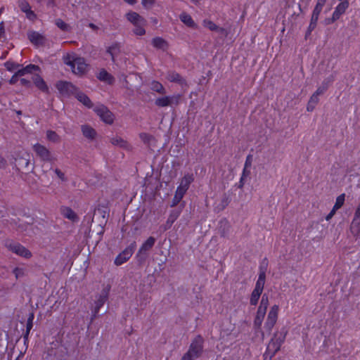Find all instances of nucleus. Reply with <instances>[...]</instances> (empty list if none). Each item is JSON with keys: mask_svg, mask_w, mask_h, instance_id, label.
I'll return each instance as SVG.
<instances>
[{"mask_svg": "<svg viewBox=\"0 0 360 360\" xmlns=\"http://www.w3.org/2000/svg\"><path fill=\"white\" fill-rule=\"evenodd\" d=\"M268 266V260L264 258L259 265V273L255 283V288L251 293L250 302L252 305H256L263 292L266 281V271Z\"/></svg>", "mask_w": 360, "mask_h": 360, "instance_id": "f257e3e1", "label": "nucleus"}, {"mask_svg": "<svg viewBox=\"0 0 360 360\" xmlns=\"http://www.w3.org/2000/svg\"><path fill=\"white\" fill-rule=\"evenodd\" d=\"M286 336V332L276 333L267 345L264 353L266 357L270 359L280 349L281 345L284 342Z\"/></svg>", "mask_w": 360, "mask_h": 360, "instance_id": "f03ea898", "label": "nucleus"}, {"mask_svg": "<svg viewBox=\"0 0 360 360\" xmlns=\"http://www.w3.org/2000/svg\"><path fill=\"white\" fill-rule=\"evenodd\" d=\"M65 63L71 68L73 73L76 75H83L88 70L89 65L86 63L84 58L76 57L72 60L66 58Z\"/></svg>", "mask_w": 360, "mask_h": 360, "instance_id": "7ed1b4c3", "label": "nucleus"}, {"mask_svg": "<svg viewBox=\"0 0 360 360\" xmlns=\"http://www.w3.org/2000/svg\"><path fill=\"white\" fill-rule=\"evenodd\" d=\"M56 87L58 89L59 94L66 98H69L72 96H75L78 89L76 86L70 82L67 81H58L56 84Z\"/></svg>", "mask_w": 360, "mask_h": 360, "instance_id": "20e7f679", "label": "nucleus"}, {"mask_svg": "<svg viewBox=\"0 0 360 360\" xmlns=\"http://www.w3.org/2000/svg\"><path fill=\"white\" fill-rule=\"evenodd\" d=\"M181 99V94H176L171 96L158 97L155 101V105L159 108H165L172 105H178Z\"/></svg>", "mask_w": 360, "mask_h": 360, "instance_id": "39448f33", "label": "nucleus"}, {"mask_svg": "<svg viewBox=\"0 0 360 360\" xmlns=\"http://www.w3.org/2000/svg\"><path fill=\"white\" fill-rule=\"evenodd\" d=\"M136 248V243L134 241L115 257L114 264L120 266L127 262L134 254Z\"/></svg>", "mask_w": 360, "mask_h": 360, "instance_id": "423d86ee", "label": "nucleus"}, {"mask_svg": "<svg viewBox=\"0 0 360 360\" xmlns=\"http://www.w3.org/2000/svg\"><path fill=\"white\" fill-rule=\"evenodd\" d=\"M268 305H269L268 295L266 294H264L262 296V300H261L259 306L257 311L256 317L255 319L254 323H255V326H257V327L261 326V325L263 322L264 316L266 314Z\"/></svg>", "mask_w": 360, "mask_h": 360, "instance_id": "0eeeda50", "label": "nucleus"}, {"mask_svg": "<svg viewBox=\"0 0 360 360\" xmlns=\"http://www.w3.org/2000/svg\"><path fill=\"white\" fill-rule=\"evenodd\" d=\"M204 340L201 335H197L192 341L188 350L196 359L202 353Z\"/></svg>", "mask_w": 360, "mask_h": 360, "instance_id": "6e6552de", "label": "nucleus"}, {"mask_svg": "<svg viewBox=\"0 0 360 360\" xmlns=\"http://www.w3.org/2000/svg\"><path fill=\"white\" fill-rule=\"evenodd\" d=\"M6 246L11 251L19 256L26 259L30 258L32 257L31 252L18 243L8 242L6 243Z\"/></svg>", "mask_w": 360, "mask_h": 360, "instance_id": "1a4fd4ad", "label": "nucleus"}, {"mask_svg": "<svg viewBox=\"0 0 360 360\" xmlns=\"http://www.w3.org/2000/svg\"><path fill=\"white\" fill-rule=\"evenodd\" d=\"M278 311L279 307L277 304H274L270 308L264 323V328L269 332L271 330L278 320Z\"/></svg>", "mask_w": 360, "mask_h": 360, "instance_id": "9d476101", "label": "nucleus"}, {"mask_svg": "<svg viewBox=\"0 0 360 360\" xmlns=\"http://www.w3.org/2000/svg\"><path fill=\"white\" fill-rule=\"evenodd\" d=\"M95 112L107 124H112L114 120L113 114L103 105H99L94 108Z\"/></svg>", "mask_w": 360, "mask_h": 360, "instance_id": "9b49d317", "label": "nucleus"}, {"mask_svg": "<svg viewBox=\"0 0 360 360\" xmlns=\"http://www.w3.org/2000/svg\"><path fill=\"white\" fill-rule=\"evenodd\" d=\"M27 38L34 46L37 47L44 46L46 42L45 37L36 31H28Z\"/></svg>", "mask_w": 360, "mask_h": 360, "instance_id": "f8f14e48", "label": "nucleus"}, {"mask_svg": "<svg viewBox=\"0 0 360 360\" xmlns=\"http://www.w3.org/2000/svg\"><path fill=\"white\" fill-rule=\"evenodd\" d=\"M33 150L42 160L48 161L50 160V152L45 146L36 143L33 146Z\"/></svg>", "mask_w": 360, "mask_h": 360, "instance_id": "ddd939ff", "label": "nucleus"}, {"mask_svg": "<svg viewBox=\"0 0 360 360\" xmlns=\"http://www.w3.org/2000/svg\"><path fill=\"white\" fill-rule=\"evenodd\" d=\"M348 7L349 1L347 0L341 1L335 8V11L332 16V20H338L340 18V17L345 13Z\"/></svg>", "mask_w": 360, "mask_h": 360, "instance_id": "4468645a", "label": "nucleus"}, {"mask_svg": "<svg viewBox=\"0 0 360 360\" xmlns=\"http://www.w3.org/2000/svg\"><path fill=\"white\" fill-rule=\"evenodd\" d=\"M194 181L193 174L191 173H186L181 179L179 185L177 188H180L182 191L187 192L188 190L190 185Z\"/></svg>", "mask_w": 360, "mask_h": 360, "instance_id": "2eb2a0df", "label": "nucleus"}, {"mask_svg": "<svg viewBox=\"0 0 360 360\" xmlns=\"http://www.w3.org/2000/svg\"><path fill=\"white\" fill-rule=\"evenodd\" d=\"M155 243V238L154 237L150 236L149 238H148L147 240L140 247L137 255H146L147 254V252L154 246Z\"/></svg>", "mask_w": 360, "mask_h": 360, "instance_id": "dca6fc26", "label": "nucleus"}, {"mask_svg": "<svg viewBox=\"0 0 360 360\" xmlns=\"http://www.w3.org/2000/svg\"><path fill=\"white\" fill-rule=\"evenodd\" d=\"M351 230L356 234L360 232V202L354 213V217L351 225Z\"/></svg>", "mask_w": 360, "mask_h": 360, "instance_id": "f3484780", "label": "nucleus"}, {"mask_svg": "<svg viewBox=\"0 0 360 360\" xmlns=\"http://www.w3.org/2000/svg\"><path fill=\"white\" fill-rule=\"evenodd\" d=\"M34 85L42 92L49 93V87L44 79L38 74L32 77Z\"/></svg>", "mask_w": 360, "mask_h": 360, "instance_id": "a211bd4d", "label": "nucleus"}, {"mask_svg": "<svg viewBox=\"0 0 360 360\" xmlns=\"http://www.w3.org/2000/svg\"><path fill=\"white\" fill-rule=\"evenodd\" d=\"M61 214L65 218L68 219L72 222H77L79 221L77 214L69 207H61Z\"/></svg>", "mask_w": 360, "mask_h": 360, "instance_id": "6ab92c4d", "label": "nucleus"}, {"mask_svg": "<svg viewBox=\"0 0 360 360\" xmlns=\"http://www.w3.org/2000/svg\"><path fill=\"white\" fill-rule=\"evenodd\" d=\"M167 79L171 82L177 83L181 86L186 85V81L180 74L176 72L171 71L167 74Z\"/></svg>", "mask_w": 360, "mask_h": 360, "instance_id": "aec40b11", "label": "nucleus"}, {"mask_svg": "<svg viewBox=\"0 0 360 360\" xmlns=\"http://www.w3.org/2000/svg\"><path fill=\"white\" fill-rule=\"evenodd\" d=\"M152 45L157 49L162 50L163 51H166L169 48V44L166 40L162 39V37H154L152 39Z\"/></svg>", "mask_w": 360, "mask_h": 360, "instance_id": "412c9836", "label": "nucleus"}, {"mask_svg": "<svg viewBox=\"0 0 360 360\" xmlns=\"http://www.w3.org/2000/svg\"><path fill=\"white\" fill-rule=\"evenodd\" d=\"M97 78L101 81L107 83L108 84H113L115 82L114 77L108 72L105 69H102L100 70L98 75H97Z\"/></svg>", "mask_w": 360, "mask_h": 360, "instance_id": "4be33fe9", "label": "nucleus"}, {"mask_svg": "<svg viewBox=\"0 0 360 360\" xmlns=\"http://www.w3.org/2000/svg\"><path fill=\"white\" fill-rule=\"evenodd\" d=\"M110 142L114 146H117L120 148L129 150L131 149V146L124 139L120 136L112 137Z\"/></svg>", "mask_w": 360, "mask_h": 360, "instance_id": "5701e85b", "label": "nucleus"}, {"mask_svg": "<svg viewBox=\"0 0 360 360\" xmlns=\"http://www.w3.org/2000/svg\"><path fill=\"white\" fill-rule=\"evenodd\" d=\"M109 291L110 288H104L102 290L101 293L99 295L98 297L95 302V306H96L97 308L101 309L108 300Z\"/></svg>", "mask_w": 360, "mask_h": 360, "instance_id": "b1692460", "label": "nucleus"}, {"mask_svg": "<svg viewBox=\"0 0 360 360\" xmlns=\"http://www.w3.org/2000/svg\"><path fill=\"white\" fill-rule=\"evenodd\" d=\"M75 97L86 108H91L93 107L91 99L84 93L77 91Z\"/></svg>", "mask_w": 360, "mask_h": 360, "instance_id": "393cba45", "label": "nucleus"}, {"mask_svg": "<svg viewBox=\"0 0 360 360\" xmlns=\"http://www.w3.org/2000/svg\"><path fill=\"white\" fill-rule=\"evenodd\" d=\"M150 89L159 94H166V89L164 86L158 81L153 80L150 84Z\"/></svg>", "mask_w": 360, "mask_h": 360, "instance_id": "a878e982", "label": "nucleus"}, {"mask_svg": "<svg viewBox=\"0 0 360 360\" xmlns=\"http://www.w3.org/2000/svg\"><path fill=\"white\" fill-rule=\"evenodd\" d=\"M186 192L182 191L180 188H176L175 194L172 200L171 207L176 206L184 198Z\"/></svg>", "mask_w": 360, "mask_h": 360, "instance_id": "bb28decb", "label": "nucleus"}, {"mask_svg": "<svg viewBox=\"0 0 360 360\" xmlns=\"http://www.w3.org/2000/svg\"><path fill=\"white\" fill-rule=\"evenodd\" d=\"M82 131L83 135L89 139H94L96 135V132L94 129L91 127L89 125H83L82 126Z\"/></svg>", "mask_w": 360, "mask_h": 360, "instance_id": "cd10ccee", "label": "nucleus"}, {"mask_svg": "<svg viewBox=\"0 0 360 360\" xmlns=\"http://www.w3.org/2000/svg\"><path fill=\"white\" fill-rule=\"evenodd\" d=\"M207 25H208V28L210 30L216 31V32H219V37H220L221 39H224V38L226 37L228 32L225 29H224L222 27H219L217 25V24H207Z\"/></svg>", "mask_w": 360, "mask_h": 360, "instance_id": "c85d7f7f", "label": "nucleus"}, {"mask_svg": "<svg viewBox=\"0 0 360 360\" xmlns=\"http://www.w3.org/2000/svg\"><path fill=\"white\" fill-rule=\"evenodd\" d=\"M181 210H172L166 221L167 226L169 228L172 226V225L174 224V222L178 219V217L180 216Z\"/></svg>", "mask_w": 360, "mask_h": 360, "instance_id": "c756f323", "label": "nucleus"}, {"mask_svg": "<svg viewBox=\"0 0 360 360\" xmlns=\"http://www.w3.org/2000/svg\"><path fill=\"white\" fill-rule=\"evenodd\" d=\"M120 48V44L117 42L112 44L108 48L107 52L110 55L112 61L115 60V55L119 53Z\"/></svg>", "mask_w": 360, "mask_h": 360, "instance_id": "7c9ffc66", "label": "nucleus"}, {"mask_svg": "<svg viewBox=\"0 0 360 360\" xmlns=\"http://www.w3.org/2000/svg\"><path fill=\"white\" fill-rule=\"evenodd\" d=\"M319 97H317L316 95L312 94L311 96L307 105V110L308 112H311L315 108V106L319 103Z\"/></svg>", "mask_w": 360, "mask_h": 360, "instance_id": "2f4dec72", "label": "nucleus"}, {"mask_svg": "<svg viewBox=\"0 0 360 360\" xmlns=\"http://www.w3.org/2000/svg\"><path fill=\"white\" fill-rule=\"evenodd\" d=\"M46 137L49 141L54 143H57L60 141V136L56 131L52 130H48L46 131Z\"/></svg>", "mask_w": 360, "mask_h": 360, "instance_id": "473e14b6", "label": "nucleus"}, {"mask_svg": "<svg viewBox=\"0 0 360 360\" xmlns=\"http://www.w3.org/2000/svg\"><path fill=\"white\" fill-rule=\"evenodd\" d=\"M345 200V193H342V194L340 195L339 196H338L336 198V200H335V203L333 206V208H335V210H337L338 209H340L344 205Z\"/></svg>", "mask_w": 360, "mask_h": 360, "instance_id": "72a5a7b5", "label": "nucleus"}, {"mask_svg": "<svg viewBox=\"0 0 360 360\" xmlns=\"http://www.w3.org/2000/svg\"><path fill=\"white\" fill-rule=\"evenodd\" d=\"M127 19L130 22H139L140 15L136 12H129L126 15Z\"/></svg>", "mask_w": 360, "mask_h": 360, "instance_id": "f704fd0d", "label": "nucleus"}, {"mask_svg": "<svg viewBox=\"0 0 360 360\" xmlns=\"http://www.w3.org/2000/svg\"><path fill=\"white\" fill-rule=\"evenodd\" d=\"M248 176V157L246 158L245 162H244V167L243 170V174L240 180V187L243 186L244 185V181L245 180L246 177Z\"/></svg>", "mask_w": 360, "mask_h": 360, "instance_id": "c9c22d12", "label": "nucleus"}, {"mask_svg": "<svg viewBox=\"0 0 360 360\" xmlns=\"http://www.w3.org/2000/svg\"><path fill=\"white\" fill-rule=\"evenodd\" d=\"M321 10L314 7L311 18V22H317V21L319 19V16L321 13Z\"/></svg>", "mask_w": 360, "mask_h": 360, "instance_id": "e433bc0d", "label": "nucleus"}, {"mask_svg": "<svg viewBox=\"0 0 360 360\" xmlns=\"http://www.w3.org/2000/svg\"><path fill=\"white\" fill-rule=\"evenodd\" d=\"M139 137L144 143H150V141L153 139V136L148 133H141Z\"/></svg>", "mask_w": 360, "mask_h": 360, "instance_id": "4c0bfd02", "label": "nucleus"}, {"mask_svg": "<svg viewBox=\"0 0 360 360\" xmlns=\"http://www.w3.org/2000/svg\"><path fill=\"white\" fill-rule=\"evenodd\" d=\"M18 5L22 12H25L31 6L26 0H20Z\"/></svg>", "mask_w": 360, "mask_h": 360, "instance_id": "58836bf2", "label": "nucleus"}, {"mask_svg": "<svg viewBox=\"0 0 360 360\" xmlns=\"http://www.w3.org/2000/svg\"><path fill=\"white\" fill-rule=\"evenodd\" d=\"M23 13L25 14L27 18L30 21H34L37 18V15L32 10L31 6L25 12Z\"/></svg>", "mask_w": 360, "mask_h": 360, "instance_id": "ea45409f", "label": "nucleus"}, {"mask_svg": "<svg viewBox=\"0 0 360 360\" xmlns=\"http://www.w3.org/2000/svg\"><path fill=\"white\" fill-rule=\"evenodd\" d=\"M155 3V0H141V4L146 9H151Z\"/></svg>", "mask_w": 360, "mask_h": 360, "instance_id": "a19ab883", "label": "nucleus"}, {"mask_svg": "<svg viewBox=\"0 0 360 360\" xmlns=\"http://www.w3.org/2000/svg\"><path fill=\"white\" fill-rule=\"evenodd\" d=\"M179 18L181 22H194L191 16L185 12L180 14Z\"/></svg>", "mask_w": 360, "mask_h": 360, "instance_id": "79ce46f5", "label": "nucleus"}, {"mask_svg": "<svg viewBox=\"0 0 360 360\" xmlns=\"http://www.w3.org/2000/svg\"><path fill=\"white\" fill-rule=\"evenodd\" d=\"M136 26L133 30L134 33L138 36H142L146 33L145 29L140 24H134Z\"/></svg>", "mask_w": 360, "mask_h": 360, "instance_id": "37998d69", "label": "nucleus"}, {"mask_svg": "<svg viewBox=\"0 0 360 360\" xmlns=\"http://www.w3.org/2000/svg\"><path fill=\"white\" fill-rule=\"evenodd\" d=\"M26 74L32 73L34 70H39V67L36 65L30 64L23 67Z\"/></svg>", "mask_w": 360, "mask_h": 360, "instance_id": "c03bdc74", "label": "nucleus"}, {"mask_svg": "<svg viewBox=\"0 0 360 360\" xmlns=\"http://www.w3.org/2000/svg\"><path fill=\"white\" fill-rule=\"evenodd\" d=\"M13 274H15V278L18 279V278L23 276L24 270L23 269L16 267L13 269Z\"/></svg>", "mask_w": 360, "mask_h": 360, "instance_id": "a18cd8bd", "label": "nucleus"}, {"mask_svg": "<svg viewBox=\"0 0 360 360\" xmlns=\"http://www.w3.org/2000/svg\"><path fill=\"white\" fill-rule=\"evenodd\" d=\"M326 91V86H320L317 88L316 91L313 94L319 97L320 95L323 94Z\"/></svg>", "mask_w": 360, "mask_h": 360, "instance_id": "49530a36", "label": "nucleus"}, {"mask_svg": "<svg viewBox=\"0 0 360 360\" xmlns=\"http://www.w3.org/2000/svg\"><path fill=\"white\" fill-rule=\"evenodd\" d=\"M5 66L6 67L7 70L8 71H13L16 68L19 67V64H15L14 63H9V62H6L5 63Z\"/></svg>", "mask_w": 360, "mask_h": 360, "instance_id": "de8ad7c7", "label": "nucleus"}, {"mask_svg": "<svg viewBox=\"0 0 360 360\" xmlns=\"http://www.w3.org/2000/svg\"><path fill=\"white\" fill-rule=\"evenodd\" d=\"M56 174L58 176V177L63 181H65L66 180V178H65V174L63 172H62L59 169L56 168L55 170H54Z\"/></svg>", "mask_w": 360, "mask_h": 360, "instance_id": "09e8293b", "label": "nucleus"}, {"mask_svg": "<svg viewBox=\"0 0 360 360\" xmlns=\"http://www.w3.org/2000/svg\"><path fill=\"white\" fill-rule=\"evenodd\" d=\"M20 84L28 88L32 86L31 81L25 78L20 79Z\"/></svg>", "mask_w": 360, "mask_h": 360, "instance_id": "8fccbe9b", "label": "nucleus"}, {"mask_svg": "<svg viewBox=\"0 0 360 360\" xmlns=\"http://www.w3.org/2000/svg\"><path fill=\"white\" fill-rule=\"evenodd\" d=\"M196 359L190 352H187L184 354L181 360H193Z\"/></svg>", "mask_w": 360, "mask_h": 360, "instance_id": "3c124183", "label": "nucleus"}, {"mask_svg": "<svg viewBox=\"0 0 360 360\" xmlns=\"http://www.w3.org/2000/svg\"><path fill=\"white\" fill-rule=\"evenodd\" d=\"M100 311V308H97L96 306H94V308L92 310V314H91V321L95 319Z\"/></svg>", "mask_w": 360, "mask_h": 360, "instance_id": "603ef678", "label": "nucleus"}, {"mask_svg": "<svg viewBox=\"0 0 360 360\" xmlns=\"http://www.w3.org/2000/svg\"><path fill=\"white\" fill-rule=\"evenodd\" d=\"M336 211H337V210H335V208L333 207L331 211L326 217V221H329L334 216V214H335Z\"/></svg>", "mask_w": 360, "mask_h": 360, "instance_id": "864d4df0", "label": "nucleus"}, {"mask_svg": "<svg viewBox=\"0 0 360 360\" xmlns=\"http://www.w3.org/2000/svg\"><path fill=\"white\" fill-rule=\"evenodd\" d=\"M333 77L331 78H328L327 79H325L323 82H322V86H326V89L328 88V86H330V84L333 82Z\"/></svg>", "mask_w": 360, "mask_h": 360, "instance_id": "5fc2aeb1", "label": "nucleus"}, {"mask_svg": "<svg viewBox=\"0 0 360 360\" xmlns=\"http://www.w3.org/2000/svg\"><path fill=\"white\" fill-rule=\"evenodd\" d=\"M333 77L331 78H328L327 79H325L323 82H322V86H326V89L328 88V86H330V84L333 82Z\"/></svg>", "mask_w": 360, "mask_h": 360, "instance_id": "6e6d98bb", "label": "nucleus"}, {"mask_svg": "<svg viewBox=\"0 0 360 360\" xmlns=\"http://www.w3.org/2000/svg\"><path fill=\"white\" fill-rule=\"evenodd\" d=\"M33 326V322L27 321L26 323V328H27V333H30L31 329Z\"/></svg>", "mask_w": 360, "mask_h": 360, "instance_id": "4d7b16f0", "label": "nucleus"}, {"mask_svg": "<svg viewBox=\"0 0 360 360\" xmlns=\"http://www.w3.org/2000/svg\"><path fill=\"white\" fill-rule=\"evenodd\" d=\"M15 75H17V77H22V76H24L25 75H26L25 72V70L23 68H22L21 69L18 70L16 72H15Z\"/></svg>", "mask_w": 360, "mask_h": 360, "instance_id": "13d9d810", "label": "nucleus"}, {"mask_svg": "<svg viewBox=\"0 0 360 360\" xmlns=\"http://www.w3.org/2000/svg\"><path fill=\"white\" fill-rule=\"evenodd\" d=\"M61 30H67L69 27V24H56Z\"/></svg>", "mask_w": 360, "mask_h": 360, "instance_id": "bf43d9fd", "label": "nucleus"}, {"mask_svg": "<svg viewBox=\"0 0 360 360\" xmlns=\"http://www.w3.org/2000/svg\"><path fill=\"white\" fill-rule=\"evenodd\" d=\"M17 75H15V73L12 76V77L11 78L10 81H9V83L11 84H14L16 81H17Z\"/></svg>", "mask_w": 360, "mask_h": 360, "instance_id": "052dcab7", "label": "nucleus"}, {"mask_svg": "<svg viewBox=\"0 0 360 360\" xmlns=\"http://www.w3.org/2000/svg\"><path fill=\"white\" fill-rule=\"evenodd\" d=\"M4 24H0V38L4 34L5 29Z\"/></svg>", "mask_w": 360, "mask_h": 360, "instance_id": "680f3d73", "label": "nucleus"}, {"mask_svg": "<svg viewBox=\"0 0 360 360\" xmlns=\"http://www.w3.org/2000/svg\"><path fill=\"white\" fill-rule=\"evenodd\" d=\"M6 160L0 155V168L4 167L6 165Z\"/></svg>", "mask_w": 360, "mask_h": 360, "instance_id": "e2e57ef3", "label": "nucleus"}, {"mask_svg": "<svg viewBox=\"0 0 360 360\" xmlns=\"http://www.w3.org/2000/svg\"><path fill=\"white\" fill-rule=\"evenodd\" d=\"M326 1H327V0H317L316 4L321 6H324Z\"/></svg>", "mask_w": 360, "mask_h": 360, "instance_id": "0e129e2a", "label": "nucleus"}, {"mask_svg": "<svg viewBox=\"0 0 360 360\" xmlns=\"http://www.w3.org/2000/svg\"><path fill=\"white\" fill-rule=\"evenodd\" d=\"M129 5H134L136 3V0H123Z\"/></svg>", "mask_w": 360, "mask_h": 360, "instance_id": "69168bd1", "label": "nucleus"}, {"mask_svg": "<svg viewBox=\"0 0 360 360\" xmlns=\"http://www.w3.org/2000/svg\"><path fill=\"white\" fill-rule=\"evenodd\" d=\"M34 318V314L33 313H30L29 314L28 318H27V321L33 322Z\"/></svg>", "mask_w": 360, "mask_h": 360, "instance_id": "338daca9", "label": "nucleus"}, {"mask_svg": "<svg viewBox=\"0 0 360 360\" xmlns=\"http://www.w3.org/2000/svg\"><path fill=\"white\" fill-rule=\"evenodd\" d=\"M219 223H220L221 226H222V225L226 226L229 224V222L226 219H221Z\"/></svg>", "mask_w": 360, "mask_h": 360, "instance_id": "774afa93", "label": "nucleus"}]
</instances>
